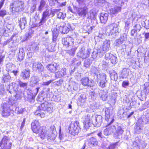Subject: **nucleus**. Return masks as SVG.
<instances>
[{
	"mask_svg": "<svg viewBox=\"0 0 149 149\" xmlns=\"http://www.w3.org/2000/svg\"><path fill=\"white\" fill-rule=\"evenodd\" d=\"M45 99V97L42 94L39 95L37 98L38 100L40 102H42V101H44Z\"/></svg>",
	"mask_w": 149,
	"mask_h": 149,
	"instance_id": "338daca9",
	"label": "nucleus"
},
{
	"mask_svg": "<svg viewBox=\"0 0 149 149\" xmlns=\"http://www.w3.org/2000/svg\"><path fill=\"white\" fill-rule=\"evenodd\" d=\"M110 42L109 40L105 41L103 44L102 46L99 49H101V52L102 54L105 53L108 51L110 48Z\"/></svg>",
	"mask_w": 149,
	"mask_h": 149,
	"instance_id": "dca6fc26",
	"label": "nucleus"
},
{
	"mask_svg": "<svg viewBox=\"0 0 149 149\" xmlns=\"http://www.w3.org/2000/svg\"><path fill=\"white\" fill-rule=\"evenodd\" d=\"M38 79L35 77L31 78V79L30 81V85L32 86H34L35 85L38 84Z\"/></svg>",
	"mask_w": 149,
	"mask_h": 149,
	"instance_id": "49530a36",
	"label": "nucleus"
},
{
	"mask_svg": "<svg viewBox=\"0 0 149 149\" xmlns=\"http://www.w3.org/2000/svg\"><path fill=\"white\" fill-rule=\"evenodd\" d=\"M18 85L20 88H23L24 89H26L28 86V83L27 82H24L20 80H18Z\"/></svg>",
	"mask_w": 149,
	"mask_h": 149,
	"instance_id": "a18cd8bd",
	"label": "nucleus"
},
{
	"mask_svg": "<svg viewBox=\"0 0 149 149\" xmlns=\"http://www.w3.org/2000/svg\"><path fill=\"white\" fill-rule=\"evenodd\" d=\"M104 34L99 33L97 36L95 37V41L96 42L102 41V40L104 38Z\"/></svg>",
	"mask_w": 149,
	"mask_h": 149,
	"instance_id": "79ce46f5",
	"label": "nucleus"
},
{
	"mask_svg": "<svg viewBox=\"0 0 149 149\" xmlns=\"http://www.w3.org/2000/svg\"><path fill=\"white\" fill-rule=\"evenodd\" d=\"M95 14L96 13L94 10H91L90 11L87 13V18L91 19H95Z\"/></svg>",
	"mask_w": 149,
	"mask_h": 149,
	"instance_id": "473e14b6",
	"label": "nucleus"
},
{
	"mask_svg": "<svg viewBox=\"0 0 149 149\" xmlns=\"http://www.w3.org/2000/svg\"><path fill=\"white\" fill-rule=\"evenodd\" d=\"M6 91H7L10 93V94H12L15 92L13 88L12 87V86L10 84H9L7 87Z\"/></svg>",
	"mask_w": 149,
	"mask_h": 149,
	"instance_id": "bf43d9fd",
	"label": "nucleus"
},
{
	"mask_svg": "<svg viewBox=\"0 0 149 149\" xmlns=\"http://www.w3.org/2000/svg\"><path fill=\"white\" fill-rule=\"evenodd\" d=\"M10 84L11 86H12V87L13 88L15 92L17 91V85L14 82H12Z\"/></svg>",
	"mask_w": 149,
	"mask_h": 149,
	"instance_id": "0e129e2a",
	"label": "nucleus"
},
{
	"mask_svg": "<svg viewBox=\"0 0 149 149\" xmlns=\"http://www.w3.org/2000/svg\"><path fill=\"white\" fill-rule=\"evenodd\" d=\"M118 25V24L113 23L106 26V30L109 33V36H112L113 38H115L119 33Z\"/></svg>",
	"mask_w": 149,
	"mask_h": 149,
	"instance_id": "39448f33",
	"label": "nucleus"
},
{
	"mask_svg": "<svg viewBox=\"0 0 149 149\" xmlns=\"http://www.w3.org/2000/svg\"><path fill=\"white\" fill-rule=\"evenodd\" d=\"M86 94L84 93L81 94L78 98L79 101L82 103H84L86 102Z\"/></svg>",
	"mask_w": 149,
	"mask_h": 149,
	"instance_id": "a19ab883",
	"label": "nucleus"
},
{
	"mask_svg": "<svg viewBox=\"0 0 149 149\" xmlns=\"http://www.w3.org/2000/svg\"><path fill=\"white\" fill-rule=\"evenodd\" d=\"M21 95L18 93H17L14 97H11L9 99L8 103L10 104L13 105L14 103H15L16 101L18 99L21 98Z\"/></svg>",
	"mask_w": 149,
	"mask_h": 149,
	"instance_id": "a878e982",
	"label": "nucleus"
},
{
	"mask_svg": "<svg viewBox=\"0 0 149 149\" xmlns=\"http://www.w3.org/2000/svg\"><path fill=\"white\" fill-rule=\"evenodd\" d=\"M19 25L21 29H24L26 24V17L21 18L19 21Z\"/></svg>",
	"mask_w": 149,
	"mask_h": 149,
	"instance_id": "72a5a7b5",
	"label": "nucleus"
},
{
	"mask_svg": "<svg viewBox=\"0 0 149 149\" xmlns=\"http://www.w3.org/2000/svg\"><path fill=\"white\" fill-rule=\"evenodd\" d=\"M30 71L28 70H25L23 71L20 74V76L23 79L26 80L29 78Z\"/></svg>",
	"mask_w": 149,
	"mask_h": 149,
	"instance_id": "bb28decb",
	"label": "nucleus"
},
{
	"mask_svg": "<svg viewBox=\"0 0 149 149\" xmlns=\"http://www.w3.org/2000/svg\"><path fill=\"white\" fill-rule=\"evenodd\" d=\"M118 145V142L111 144L110 146L107 148V149H114Z\"/></svg>",
	"mask_w": 149,
	"mask_h": 149,
	"instance_id": "680f3d73",
	"label": "nucleus"
},
{
	"mask_svg": "<svg viewBox=\"0 0 149 149\" xmlns=\"http://www.w3.org/2000/svg\"><path fill=\"white\" fill-rule=\"evenodd\" d=\"M78 47V46H74L73 47L69 49H70V50H68L67 51V53L71 56H73L75 52L77 49Z\"/></svg>",
	"mask_w": 149,
	"mask_h": 149,
	"instance_id": "c03bdc74",
	"label": "nucleus"
},
{
	"mask_svg": "<svg viewBox=\"0 0 149 149\" xmlns=\"http://www.w3.org/2000/svg\"><path fill=\"white\" fill-rule=\"evenodd\" d=\"M88 11V8L85 6L79 8L78 10V13L79 16L85 17Z\"/></svg>",
	"mask_w": 149,
	"mask_h": 149,
	"instance_id": "4be33fe9",
	"label": "nucleus"
},
{
	"mask_svg": "<svg viewBox=\"0 0 149 149\" xmlns=\"http://www.w3.org/2000/svg\"><path fill=\"white\" fill-rule=\"evenodd\" d=\"M39 109L36 110L34 113V114L41 118L44 117L45 116L44 113L42 112V111H46L51 112L52 108L50 104L45 102L44 103L41 104L40 106L39 107Z\"/></svg>",
	"mask_w": 149,
	"mask_h": 149,
	"instance_id": "20e7f679",
	"label": "nucleus"
},
{
	"mask_svg": "<svg viewBox=\"0 0 149 149\" xmlns=\"http://www.w3.org/2000/svg\"><path fill=\"white\" fill-rule=\"evenodd\" d=\"M62 43L66 48L70 49L74 46H78L77 44L74 43V40L71 37L63 38L62 40Z\"/></svg>",
	"mask_w": 149,
	"mask_h": 149,
	"instance_id": "1a4fd4ad",
	"label": "nucleus"
},
{
	"mask_svg": "<svg viewBox=\"0 0 149 149\" xmlns=\"http://www.w3.org/2000/svg\"><path fill=\"white\" fill-rule=\"evenodd\" d=\"M8 137L5 136L0 141V147L3 145L2 149H11L12 143Z\"/></svg>",
	"mask_w": 149,
	"mask_h": 149,
	"instance_id": "ddd939ff",
	"label": "nucleus"
},
{
	"mask_svg": "<svg viewBox=\"0 0 149 149\" xmlns=\"http://www.w3.org/2000/svg\"><path fill=\"white\" fill-rule=\"evenodd\" d=\"M55 74L56 78L63 77L66 74V69L65 68H62L56 72Z\"/></svg>",
	"mask_w": 149,
	"mask_h": 149,
	"instance_id": "b1692460",
	"label": "nucleus"
},
{
	"mask_svg": "<svg viewBox=\"0 0 149 149\" xmlns=\"http://www.w3.org/2000/svg\"><path fill=\"white\" fill-rule=\"evenodd\" d=\"M92 61L93 60L92 58H88L86 59L84 62V66L86 68L88 67L92 63Z\"/></svg>",
	"mask_w": 149,
	"mask_h": 149,
	"instance_id": "3c124183",
	"label": "nucleus"
},
{
	"mask_svg": "<svg viewBox=\"0 0 149 149\" xmlns=\"http://www.w3.org/2000/svg\"><path fill=\"white\" fill-rule=\"evenodd\" d=\"M143 26L146 29H149V20L146 19L144 21H143L141 23Z\"/></svg>",
	"mask_w": 149,
	"mask_h": 149,
	"instance_id": "864d4df0",
	"label": "nucleus"
},
{
	"mask_svg": "<svg viewBox=\"0 0 149 149\" xmlns=\"http://www.w3.org/2000/svg\"><path fill=\"white\" fill-rule=\"evenodd\" d=\"M110 76L111 78L113 80H116L118 79L117 74L114 71L110 74Z\"/></svg>",
	"mask_w": 149,
	"mask_h": 149,
	"instance_id": "5fc2aeb1",
	"label": "nucleus"
},
{
	"mask_svg": "<svg viewBox=\"0 0 149 149\" xmlns=\"http://www.w3.org/2000/svg\"><path fill=\"white\" fill-rule=\"evenodd\" d=\"M42 40L43 45L45 46V48H47L48 47L49 45L50 44L51 42L49 38V37L47 36L45 38H43L42 39Z\"/></svg>",
	"mask_w": 149,
	"mask_h": 149,
	"instance_id": "58836bf2",
	"label": "nucleus"
},
{
	"mask_svg": "<svg viewBox=\"0 0 149 149\" xmlns=\"http://www.w3.org/2000/svg\"><path fill=\"white\" fill-rule=\"evenodd\" d=\"M40 125L38 127V126L36 128H35V130H36V131H34L33 130H32L33 132L36 133H39V134L41 133V129H42L44 131V130H45L44 129L45 128L44 127H43L41 128H40Z\"/></svg>",
	"mask_w": 149,
	"mask_h": 149,
	"instance_id": "4d7b16f0",
	"label": "nucleus"
},
{
	"mask_svg": "<svg viewBox=\"0 0 149 149\" xmlns=\"http://www.w3.org/2000/svg\"><path fill=\"white\" fill-rule=\"evenodd\" d=\"M57 26L59 28L60 32L63 34L68 33L71 29V24L68 23L62 22L58 24Z\"/></svg>",
	"mask_w": 149,
	"mask_h": 149,
	"instance_id": "f8f14e48",
	"label": "nucleus"
},
{
	"mask_svg": "<svg viewBox=\"0 0 149 149\" xmlns=\"http://www.w3.org/2000/svg\"><path fill=\"white\" fill-rule=\"evenodd\" d=\"M25 56L24 51L23 48L19 49V52L17 54L18 58L19 61H21L24 58Z\"/></svg>",
	"mask_w": 149,
	"mask_h": 149,
	"instance_id": "c85d7f7f",
	"label": "nucleus"
},
{
	"mask_svg": "<svg viewBox=\"0 0 149 149\" xmlns=\"http://www.w3.org/2000/svg\"><path fill=\"white\" fill-rule=\"evenodd\" d=\"M84 127L86 129H88L92 123L95 127L100 126L102 123L103 119L101 116L95 114L91 117V116L87 114L83 118Z\"/></svg>",
	"mask_w": 149,
	"mask_h": 149,
	"instance_id": "f03ea898",
	"label": "nucleus"
},
{
	"mask_svg": "<svg viewBox=\"0 0 149 149\" xmlns=\"http://www.w3.org/2000/svg\"><path fill=\"white\" fill-rule=\"evenodd\" d=\"M38 49V45L36 43H34L31 44L28 49L31 52L34 53L37 51Z\"/></svg>",
	"mask_w": 149,
	"mask_h": 149,
	"instance_id": "7c9ffc66",
	"label": "nucleus"
},
{
	"mask_svg": "<svg viewBox=\"0 0 149 149\" xmlns=\"http://www.w3.org/2000/svg\"><path fill=\"white\" fill-rule=\"evenodd\" d=\"M106 77V74L103 73L99 74L96 76L95 80L97 83H99V85L101 87L104 88L106 86L107 82Z\"/></svg>",
	"mask_w": 149,
	"mask_h": 149,
	"instance_id": "6e6552de",
	"label": "nucleus"
},
{
	"mask_svg": "<svg viewBox=\"0 0 149 149\" xmlns=\"http://www.w3.org/2000/svg\"><path fill=\"white\" fill-rule=\"evenodd\" d=\"M103 111L105 112V120L108 122L106 126L107 128L103 131L104 134L106 136L109 135L116 130L113 135L114 137L116 139H120L123 132L122 128L118 125L116 127L114 125H110L114 120L113 115V109L111 108H105L104 109Z\"/></svg>",
	"mask_w": 149,
	"mask_h": 149,
	"instance_id": "f257e3e1",
	"label": "nucleus"
},
{
	"mask_svg": "<svg viewBox=\"0 0 149 149\" xmlns=\"http://www.w3.org/2000/svg\"><path fill=\"white\" fill-rule=\"evenodd\" d=\"M10 8L13 13L18 12L24 9V2L20 1H16L11 4Z\"/></svg>",
	"mask_w": 149,
	"mask_h": 149,
	"instance_id": "423d86ee",
	"label": "nucleus"
},
{
	"mask_svg": "<svg viewBox=\"0 0 149 149\" xmlns=\"http://www.w3.org/2000/svg\"><path fill=\"white\" fill-rule=\"evenodd\" d=\"M130 70L128 68H124L122 70L120 75L122 79L126 78L129 75Z\"/></svg>",
	"mask_w": 149,
	"mask_h": 149,
	"instance_id": "c756f323",
	"label": "nucleus"
},
{
	"mask_svg": "<svg viewBox=\"0 0 149 149\" xmlns=\"http://www.w3.org/2000/svg\"><path fill=\"white\" fill-rule=\"evenodd\" d=\"M40 88H37L35 90L36 92L34 93V95L32 93V91L31 90H27V95L25 96L26 98L28 99V100H30L33 99L35 97V96L38 92Z\"/></svg>",
	"mask_w": 149,
	"mask_h": 149,
	"instance_id": "6ab92c4d",
	"label": "nucleus"
},
{
	"mask_svg": "<svg viewBox=\"0 0 149 149\" xmlns=\"http://www.w3.org/2000/svg\"><path fill=\"white\" fill-rule=\"evenodd\" d=\"M51 14L52 15V16L54 15V13L52 10H46L43 12L42 18L47 20V19L49 18Z\"/></svg>",
	"mask_w": 149,
	"mask_h": 149,
	"instance_id": "5701e85b",
	"label": "nucleus"
},
{
	"mask_svg": "<svg viewBox=\"0 0 149 149\" xmlns=\"http://www.w3.org/2000/svg\"><path fill=\"white\" fill-rule=\"evenodd\" d=\"M15 68V66L11 63L7 64L6 65V70L8 73H9L13 70Z\"/></svg>",
	"mask_w": 149,
	"mask_h": 149,
	"instance_id": "37998d69",
	"label": "nucleus"
},
{
	"mask_svg": "<svg viewBox=\"0 0 149 149\" xmlns=\"http://www.w3.org/2000/svg\"><path fill=\"white\" fill-rule=\"evenodd\" d=\"M97 107V105L95 102H93L92 104H91V103L90 104V107L93 111H94V110Z\"/></svg>",
	"mask_w": 149,
	"mask_h": 149,
	"instance_id": "774afa93",
	"label": "nucleus"
},
{
	"mask_svg": "<svg viewBox=\"0 0 149 149\" xmlns=\"http://www.w3.org/2000/svg\"><path fill=\"white\" fill-rule=\"evenodd\" d=\"M54 49L55 46L54 45L51 44V43L49 44L48 47L46 48L49 52H53L54 51Z\"/></svg>",
	"mask_w": 149,
	"mask_h": 149,
	"instance_id": "052dcab7",
	"label": "nucleus"
},
{
	"mask_svg": "<svg viewBox=\"0 0 149 149\" xmlns=\"http://www.w3.org/2000/svg\"><path fill=\"white\" fill-rule=\"evenodd\" d=\"M85 51V47H83L80 49L79 52L77 54V57L79 58H82L83 59L84 57H85L84 54Z\"/></svg>",
	"mask_w": 149,
	"mask_h": 149,
	"instance_id": "c9c22d12",
	"label": "nucleus"
},
{
	"mask_svg": "<svg viewBox=\"0 0 149 149\" xmlns=\"http://www.w3.org/2000/svg\"><path fill=\"white\" fill-rule=\"evenodd\" d=\"M55 3L54 5H53V6H55L56 7H62L65 5L66 4V2H64L61 3H59L58 1H55Z\"/></svg>",
	"mask_w": 149,
	"mask_h": 149,
	"instance_id": "603ef678",
	"label": "nucleus"
},
{
	"mask_svg": "<svg viewBox=\"0 0 149 149\" xmlns=\"http://www.w3.org/2000/svg\"><path fill=\"white\" fill-rule=\"evenodd\" d=\"M99 70L98 68H97L95 67H93L91 69V72L92 75H93V76L94 77V78L97 76L99 72Z\"/></svg>",
	"mask_w": 149,
	"mask_h": 149,
	"instance_id": "ea45409f",
	"label": "nucleus"
},
{
	"mask_svg": "<svg viewBox=\"0 0 149 149\" xmlns=\"http://www.w3.org/2000/svg\"><path fill=\"white\" fill-rule=\"evenodd\" d=\"M9 73L4 74L2 77V80L4 83H7L10 81L11 79Z\"/></svg>",
	"mask_w": 149,
	"mask_h": 149,
	"instance_id": "4c0bfd02",
	"label": "nucleus"
},
{
	"mask_svg": "<svg viewBox=\"0 0 149 149\" xmlns=\"http://www.w3.org/2000/svg\"><path fill=\"white\" fill-rule=\"evenodd\" d=\"M5 91L3 85H0V95L3 94L5 93Z\"/></svg>",
	"mask_w": 149,
	"mask_h": 149,
	"instance_id": "69168bd1",
	"label": "nucleus"
},
{
	"mask_svg": "<svg viewBox=\"0 0 149 149\" xmlns=\"http://www.w3.org/2000/svg\"><path fill=\"white\" fill-rule=\"evenodd\" d=\"M33 67L36 68V70L40 72L42 76H44V72L46 70H44V67L40 63L38 62H35L33 64Z\"/></svg>",
	"mask_w": 149,
	"mask_h": 149,
	"instance_id": "2eb2a0df",
	"label": "nucleus"
},
{
	"mask_svg": "<svg viewBox=\"0 0 149 149\" xmlns=\"http://www.w3.org/2000/svg\"><path fill=\"white\" fill-rule=\"evenodd\" d=\"M99 95L102 100H106L107 97V92L104 91H100Z\"/></svg>",
	"mask_w": 149,
	"mask_h": 149,
	"instance_id": "e433bc0d",
	"label": "nucleus"
},
{
	"mask_svg": "<svg viewBox=\"0 0 149 149\" xmlns=\"http://www.w3.org/2000/svg\"><path fill=\"white\" fill-rule=\"evenodd\" d=\"M62 43L66 48L70 49L74 46H78L77 44L74 43V40L71 37L63 38L62 40Z\"/></svg>",
	"mask_w": 149,
	"mask_h": 149,
	"instance_id": "9b49d317",
	"label": "nucleus"
},
{
	"mask_svg": "<svg viewBox=\"0 0 149 149\" xmlns=\"http://www.w3.org/2000/svg\"><path fill=\"white\" fill-rule=\"evenodd\" d=\"M10 114V110L6 104H4L3 107L2 115L3 117H7Z\"/></svg>",
	"mask_w": 149,
	"mask_h": 149,
	"instance_id": "aec40b11",
	"label": "nucleus"
},
{
	"mask_svg": "<svg viewBox=\"0 0 149 149\" xmlns=\"http://www.w3.org/2000/svg\"><path fill=\"white\" fill-rule=\"evenodd\" d=\"M57 64L55 62H52L51 64H48L47 68V69L50 72H54L56 70Z\"/></svg>",
	"mask_w": 149,
	"mask_h": 149,
	"instance_id": "393cba45",
	"label": "nucleus"
},
{
	"mask_svg": "<svg viewBox=\"0 0 149 149\" xmlns=\"http://www.w3.org/2000/svg\"><path fill=\"white\" fill-rule=\"evenodd\" d=\"M91 50V49L89 48H87V50L85 51L84 52V55L85 57L83 58V59H85L89 57Z\"/></svg>",
	"mask_w": 149,
	"mask_h": 149,
	"instance_id": "6e6d98bb",
	"label": "nucleus"
},
{
	"mask_svg": "<svg viewBox=\"0 0 149 149\" xmlns=\"http://www.w3.org/2000/svg\"><path fill=\"white\" fill-rule=\"evenodd\" d=\"M89 142L94 146H96L98 145V141L94 137H92L89 139Z\"/></svg>",
	"mask_w": 149,
	"mask_h": 149,
	"instance_id": "de8ad7c7",
	"label": "nucleus"
},
{
	"mask_svg": "<svg viewBox=\"0 0 149 149\" xmlns=\"http://www.w3.org/2000/svg\"><path fill=\"white\" fill-rule=\"evenodd\" d=\"M47 4L45 0H41L40 2V5L38 6V10L39 11H41L43 9L47 8Z\"/></svg>",
	"mask_w": 149,
	"mask_h": 149,
	"instance_id": "cd10ccee",
	"label": "nucleus"
},
{
	"mask_svg": "<svg viewBox=\"0 0 149 149\" xmlns=\"http://www.w3.org/2000/svg\"><path fill=\"white\" fill-rule=\"evenodd\" d=\"M68 129L70 133L73 135H77L81 131L79 122L76 121L71 123Z\"/></svg>",
	"mask_w": 149,
	"mask_h": 149,
	"instance_id": "0eeeda50",
	"label": "nucleus"
},
{
	"mask_svg": "<svg viewBox=\"0 0 149 149\" xmlns=\"http://www.w3.org/2000/svg\"><path fill=\"white\" fill-rule=\"evenodd\" d=\"M108 15L107 13L102 14L100 17L101 22L105 24L108 19Z\"/></svg>",
	"mask_w": 149,
	"mask_h": 149,
	"instance_id": "f704fd0d",
	"label": "nucleus"
},
{
	"mask_svg": "<svg viewBox=\"0 0 149 149\" xmlns=\"http://www.w3.org/2000/svg\"><path fill=\"white\" fill-rule=\"evenodd\" d=\"M101 49H99V48L94 49L92 53L91 56L92 58V59H95L98 56L100 57L102 56L103 54L101 52Z\"/></svg>",
	"mask_w": 149,
	"mask_h": 149,
	"instance_id": "412c9836",
	"label": "nucleus"
},
{
	"mask_svg": "<svg viewBox=\"0 0 149 149\" xmlns=\"http://www.w3.org/2000/svg\"><path fill=\"white\" fill-rule=\"evenodd\" d=\"M135 132L136 134H139L141 132V129L140 126H138V123H137L134 127Z\"/></svg>",
	"mask_w": 149,
	"mask_h": 149,
	"instance_id": "13d9d810",
	"label": "nucleus"
},
{
	"mask_svg": "<svg viewBox=\"0 0 149 149\" xmlns=\"http://www.w3.org/2000/svg\"><path fill=\"white\" fill-rule=\"evenodd\" d=\"M102 6L104 8H105L107 9H109V8L111 6V4L104 0L102 1Z\"/></svg>",
	"mask_w": 149,
	"mask_h": 149,
	"instance_id": "8fccbe9b",
	"label": "nucleus"
},
{
	"mask_svg": "<svg viewBox=\"0 0 149 149\" xmlns=\"http://www.w3.org/2000/svg\"><path fill=\"white\" fill-rule=\"evenodd\" d=\"M62 43L66 48L70 49L74 46H78L77 44L74 43V40L71 37L63 38L62 40Z\"/></svg>",
	"mask_w": 149,
	"mask_h": 149,
	"instance_id": "9d476101",
	"label": "nucleus"
},
{
	"mask_svg": "<svg viewBox=\"0 0 149 149\" xmlns=\"http://www.w3.org/2000/svg\"><path fill=\"white\" fill-rule=\"evenodd\" d=\"M40 125V124L39 123L38 120H35L33 122H32L31 123V127L32 130L36 131V130H34L35 128H37Z\"/></svg>",
	"mask_w": 149,
	"mask_h": 149,
	"instance_id": "09e8293b",
	"label": "nucleus"
},
{
	"mask_svg": "<svg viewBox=\"0 0 149 149\" xmlns=\"http://www.w3.org/2000/svg\"><path fill=\"white\" fill-rule=\"evenodd\" d=\"M133 148L132 149H139L140 147L145 148L147 144L145 142L140 139L139 137H136L135 141L133 143Z\"/></svg>",
	"mask_w": 149,
	"mask_h": 149,
	"instance_id": "4468645a",
	"label": "nucleus"
},
{
	"mask_svg": "<svg viewBox=\"0 0 149 149\" xmlns=\"http://www.w3.org/2000/svg\"><path fill=\"white\" fill-rule=\"evenodd\" d=\"M121 9V7L115 6L109 8L108 12L111 16L114 17L120 11Z\"/></svg>",
	"mask_w": 149,
	"mask_h": 149,
	"instance_id": "f3484780",
	"label": "nucleus"
},
{
	"mask_svg": "<svg viewBox=\"0 0 149 149\" xmlns=\"http://www.w3.org/2000/svg\"><path fill=\"white\" fill-rule=\"evenodd\" d=\"M127 34L126 33H124L121 35L120 38V39L124 42L127 40Z\"/></svg>",
	"mask_w": 149,
	"mask_h": 149,
	"instance_id": "e2e57ef3",
	"label": "nucleus"
},
{
	"mask_svg": "<svg viewBox=\"0 0 149 149\" xmlns=\"http://www.w3.org/2000/svg\"><path fill=\"white\" fill-rule=\"evenodd\" d=\"M41 132L39 134V136L42 139L46 137L49 141L54 142L56 136V132L54 125H52L50 129L45 132V130L41 129Z\"/></svg>",
	"mask_w": 149,
	"mask_h": 149,
	"instance_id": "7ed1b4c3",
	"label": "nucleus"
},
{
	"mask_svg": "<svg viewBox=\"0 0 149 149\" xmlns=\"http://www.w3.org/2000/svg\"><path fill=\"white\" fill-rule=\"evenodd\" d=\"M81 84L84 86H91L89 79L87 77H85L82 78L81 80Z\"/></svg>",
	"mask_w": 149,
	"mask_h": 149,
	"instance_id": "2f4dec72",
	"label": "nucleus"
},
{
	"mask_svg": "<svg viewBox=\"0 0 149 149\" xmlns=\"http://www.w3.org/2000/svg\"><path fill=\"white\" fill-rule=\"evenodd\" d=\"M105 57L106 59H109L111 63L113 64H115L117 62L116 55L115 56L110 53H106Z\"/></svg>",
	"mask_w": 149,
	"mask_h": 149,
	"instance_id": "a211bd4d",
	"label": "nucleus"
}]
</instances>
